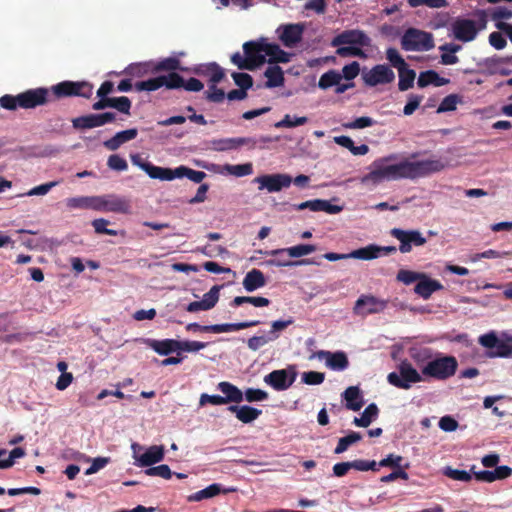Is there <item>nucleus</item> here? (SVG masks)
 Wrapping results in <instances>:
<instances>
[{
  "label": "nucleus",
  "mask_w": 512,
  "mask_h": 512,
  "mask_svg": "<svg viewBox=\"0 0 512 512\" xmlns=\"http://www.w3.org/2000/svg\"><path fill=\"white\" fill-rule=\"evenodd\" d=\"M445 164L440 159H425L420 161H401L386 165V180L402 178L415 179L425 177L443 170Z\"/></svg>",
  "instance_id": "obj_1"
},
{
  "label": "nucleus",
  "mask_w": 512,
  "mask_h": 512,
  "mask_svg": "<svg viewBox=\"0 0 512 512\" xmlns=\"http://www.w3.org/2000/svg\"><path fill=\"white\" fill-rule=\"evenodd\" d=\"M50 90L45 87L28 89L17 95L5 94L0 97V106L9 111L34 109L51 102Z\"/></svg>",
  "instance_id": "obj_2"
},
{
  "label": "nucleus",
  "mask_w": 512,
  "mask_h": 512,
  "mask_svg": "<svg viewBox=\"0 0 512 512\" xmlns=\"http://www.w3.org/2000/svg\"><path fill=\"white\" fill-rule=\"evenodd\" d=\"M476 20L457 17L451 23V31L455 39L461 42L473 41L478 33L486 28L487 12L485 10H477L474 13Z\"/></svg>",
  "instance_id": "obj_3"
},
{
  "label": "nucleus",
  "mask_w": 512,
  "mask_h": 512,
  "mask_svg": "<svg viewBox=\"0 0 512 512\" xmlns=\"http://www.w3.org/2000/svg\"><path fill=\"white\" fill-rule=\"evenodd\" d=\"M458 369V361L452 355L438 353L421 369V374L426 378L445 381L453 377Z\"/></svg>",
  "instance_id": "obj_4"
},
{
  "label": "nucleus",
  "mask_w": 512,
  "mask_h": 512,
  "mask_svg": "<svg viewBox=\"0 0 512 512\" xmlns=\"http://www.w3.org/2000/svg\"><path fill=\"white\" fill-rule=\"evenodd\" d=\"M481 346L489 349L487 356L490 358H511L512 357V334L502 333L497 336L496 332L490 331L478 338Z\"/></svg>",
  "instance_id": "obj_5"
},
{
  "label": "nucleus",
  "mask_w": 512,
  "mask_h": 512,
  "mask_svg": "<svg viewBox=\"0 0 512 512\" xmlns=\"http://www.w3.org/2000/svg\"><path fill=\"white\" fill-rule=\"evenodd\" d=\"M420 374L412 364L407 360H402L398 365L396 372H391L387 376L388 382L398 388L409 389L413 384L422 381Z\"/></svg>",
  "instance_id": "obj_6"
},
{
  "label": "nucleus",
  "mask_w": 512,
  "mask_h": 512,
  "mask_svg": "<svg viewBox=\"0 0 512 512\" xmlns=\"http://www.w3.org/2000/svg\"><path fill=\"white\" fill-rule=\"evenodd\" d=\"M401 46L406 51H429L435 44L431 33L409 28L401 38Z\"/></svg>",
  "instance_id": "obj_7"
},
{
  "label": "nucleus",
  "mask_w": 512,
  "mask_h": 512,
  "mask_svg": "<svg viewBox=\"0 0 512 512\" xmlns=\"http://www.w3.org/2000/svg\"><path fill=\"white\" fill-rule=\"evenodd\" d=\"M260 324L259 320H251L239 323H223L213 325H200L198 323H189L185 329L188 332H204V333H228L233 331H239L246 328L254 327Z\"/></svg>",
  "instance_id": "obj_8"
},
{
  "label": "nucleus",
  "mask_w": 512,
  "mask_h": 512,
  "mask_svg": "<svg viewBox=\"0 0 512 512\" xmlns=\"http://www.w3.org/2000/svg\"><path fill=\"white\" fill-rule=\"evenodd\" d=\"M181 85V75L178 73H169L167 75H160L154 78H150L144 81L135 83V89L137 91H156L161 87L166 89H179Z\"/></svg>",
  "instance_id": "obj_9"
},
{
  "label": "nucleus",
  "mask_w": 512,
  "mask_h": 512,
  "mask_svg": "<svg viewBox=\"0 0 512 512\" xmlns=\"http://www.w3.org/2000/svg\"><path fill=\"white\" fill-rule=\"evenodd\" d=\"M253 181L259 184L260 191L267 190L269 193H275L288 188L292 183V177L281 173L265 174L256 177Z\"/></svg>",
  "instance_id": "obj_10"
},
{
  "label": "nucleus",
  "mask_w": 512,
  "mask_h": 512,
  "mask_svg": "<svg viewBox=\"0 0 512 512\" xmlns=\"http://www.w3.org/2000/svg\"><path fill=\"white\" fill-rule=\"evenodd\" d=\"M99 202H97L96 211L113 212V213H130L131 203L125 198L115 194L97 196Z\"/></svg>",
  "instance_id": "obj_11"
},
{
  "label": "nucleus",
  "mask_w": 512,
  "mask_h": 512,
  "mask_svg": "<svg viewBox=\"0 0 512 512\" xmlns=\"http://www.w3.org/2000/svg\"><path fill=\"white\" fill-rule=\"evenodd\" d=\"M115 120L116 114L114 112L88 114L72 119V126L78 130H85L100 127Z\"/></svg>",
  "instance_id": "obj_12"
},
{
  "label": "nucleus",
  "mask_w": 512,
  "mask_h": 512,
  "mask_svg": "<svg viewBox=\"0 0 512 512\" xmlns=\"http://www.w3.org/2000/svg\"><path fill=\"white\" fill-rule=\"evenodd\" d=\"M304 32L302 23L282 24L276 29L280 42L287 48H293L301 42Z\"/></svg>",
  "instance_id": "obj_13"
},
{
  "label": "nucleus",
  "mask_w": 512,
  "mask_h": 512,
  "mask_svg": "<svg viewBox=\"0 0 512 512\" xmlns=\"http://www.w3.org/2000/svg\"><path fill=\"white\" fill-rule=\"evenodd\" d=\"M479 65L483 66L482 73L486 75L508 76L512 73L510 65H512V55L507 57L492 56L485 58Z\"/></svg>",
  "instance_id": "obj_14"
},
{
  "label": "nucleus",
  "mask_w": 512,
  "mask_h": 512,
  "mask_svg": "<svg viewBox=\"0 0 512 512\" xmlns=\"http://www.w3.org/2000/svg\"><path fill=\"white\" fill-rule=\"evenodd\" d=\"M317 358L319 360H325L326 366L334 371H344L349 366V360L345 352L343 351H326L319 350L314 352L309 359L312 360Z\"/></svg>",
  "instance_id": "obj_15"
},
{
  "label": "nucleus",
  "mask_w": 512,
  "mask_h": 512,
  "mask_svg": "<svg viewBox=\"0 0 512 512\" xmlns=\"http://www.w3.org/2000/svg\"><path fill=\"white\" fill-rule=\"evenodd\" d=\"M391 235L400 241L399 250L402 253L411 251L412 246H422L426 243V238L417 230L404 231L398 228L391 230Z\"/></svg>",
  "instance_id": "obj_16"
},
{
  "label": "nucleus",
  "mask_w": 512,
  "mask_h": 512,
  "mask_svg": "<svg viewBox=\"0 0 512 512\" xmlns=\"http://www.w3.org/2000/svg\"><path fill=\"white\" fill-rule=\"evenodd\" d=\"M131 160L134 165H137L142 170H144L152 179H159L162 181H171L175 179L176 168H164L155 166L150 162H143L139 155H133Z\"/></svg>",
  "instance_id": "obj_17"
},
{
  "label": "nucleus",
  "mask_w": 512,
  "mask_h": 512,
  "mask_svg": "<svg viewBox=\"0 0 512 512\" xmlns=\"http://www.w3.org/2000/svg\"><path fill=\"white\" fill-rule=\"evenodd\" d=\"M370 44V38L361 30L352 29L345 30L335 36L331 41V46L339 47L342 45H359L368 46Z\"/></svg>",
  "instance_id": "obj_18"
},
{
  "label": "nucleus",
  "mask_w": 512,
  "mask_h": 512,
  "mask_svg": "<svg viewBox=\"0 0 512 512\" xmlns=\"http://www.w3.org/2000/svg\"><path fill=\"white\" fill-rule=\"evenodd\" d=\"M244 55L252 66V71L266 62L264 55V38L257 41H248L243 44Z\"/></svg>",
  "instance_id": "obj_19"
},
{
  "label": "nucleus",
  "mask_w": 512,
  "mask_h": 512,
  "mask_svg": "<svg viewBox=\"0 0 512 512\" xmlns=\"http://www.w3.org/2000/svg\"><path fill=\"white\" fill-rule=\"evenodd\" d=\"M384 309V301L370 295H361L356 301L353 312L359 316L378 313Z\"/></svg>",
  "instance_id": "obj_20"
},
{
  "label": "nucleus",
  "mask_w": 512,
  "mask_h": 512,
  "mask_svg": "<svg viewBox=\"0 0 512 512\" xmlns=\"http://www.w3.org/2000/svg\"><path fill=\"white\" fill-rule=\"evenodd\" d=\"M296 373L293 372L291 377H288V372L285 369L274 370L264 377L265 383L270 385L277 391L288 389L295 381Z\"/></svg>",
  "instance_id": "obj_21"
},
{
  "label": "nucleus",
  "mask_w": 512,
  "mask_h": 512,
  "mask_svg": "<svg viewBox=\"0 0 512 512\" xmlns=\"http://www.w3.org/2000/svg\"><path fill=\"white\" fill-rule=\"evenodd\" d=\"M316 251V246L312 244H299L288 248H279L273 250L259 251L266 256H279L287 254L292 258H300Z\"/></svg>",
  "instance_id": "obj_22"
},
{
  "label": "nucleus",
  "mask_w": 512,
  "mask_h": 512,
  "mask_svg": "<svg viewBox=\"0 0 512 512\" xmlns=\"http://www.w3.org/2000/svg\"><path fill=\"white\" fill-rule=\"evenodd\" d=\"M213 149L216 151H227L237 149L243 145H247L250 148L256 146V140L248 137H237V138H223L212 141Z\"/></svg>",
  "instance_id": "obj_23"
},
{
  "label": "nucleus",
  "mask_w": 512,
  "mask_h": 512,
  "mask_svg": "<svg viewBox=\"0 0 512 512\" xmlns=\"http://www.w3.org/2000/svg\"><path fill=\"white\" fill-rule=\"evenodd\" d=\"M443 288L444 286L438 280L432 279L424 273V277H420L415 285L414 292L423 299H429L434 292Z\"/></svg>",
  "instance_id": "obj_24"
},
{
  "label": "nucleus",
  "mask_w": 512,
  "mask_h": 512,
  "mask_svg": "<svg viewBox=\"0 0 512 512\" xmlns=\"http://www.w3.org/2000/svg\"><path fill=\"white\" fill-rule=\"evenodd\" d=\"M164 459L163 446H150L143 454L136 457V465L139 467H150Z\"/></svg>",
  "instance_id": "obj_25"
},
{
  "label": "nucleus",
  "mask_w": 512,
  "mask_h": 512,
  "mask_svg": "<svg viewBox=\"0 0 512 512\" xmlns=\"http://www.w3.org/2000/svg\"><path fill=\"white\" fill-rule=\"evenodd\" d=\"M194 73L199 76L209 77V82L219 83L225 77L224 69L216 62L199 65L194 69Z\"/></svg>",
  "instance_id": "obj_26"
},
{
  "label": "nucleus",
  "mask_w": 512,
  "mask_h": 512,
  "mask_svg": "<svg viewBox=\"0 0 512 512\" xmlns=\"http://www.w3.org/2000/svg\"><path fill=\"white\" fill-rule=\"evenodd\" d=\"M264 55L269 57L270 64L288 63L291 58L290 53L282 50L276 43H269L266 38H264Z\"/></svg>",
  "instance_id": "obj_27"
},
{
  "label": "nucleus",
  "mask_w": 512,
  "mask_h": 512,
  "mask_svg": "<svg viewBox=\"0 0 512 512\" xmlns=\"http://www.w3.org/2000/svg\"><path fill=\"white\" fill-rule=\"evenodd\" d=\"M227 409L235 414L239 421L245 424L253 422L262 414L260 409L248 405H230Z\"/></svg>",
  "instance_id": "obj_28"
},
{
  "label": "nucleus",
  "mask_w": 512,
  "mask_h": 512,
  "mask_svg": "<svg viewBox=\"0 0 512 512\" xmlns=\"http://www.w3.org/2000/svg\"><path fill=\"white\" fill-rule=\"evenodd\" d=\"M138 135V130L136 128H131L127 130H123L117 132L113 137L104 141V146L110 151L117 150L124 143L135 139Z\"/></svg>",
  "instance_id": "obj_29"
},
{
  "label": "nucleus",
  "mask_w": 512,
  "mask_h": 512,
  "mask_svg": "<svg viewBox=\"0 0 512 512\" xmlns=\"http://www.w3.org/2000/svg\"><path fill=\"white\" fill-rule=\"evenodd\" d=\"M146 344L159 355L167 356L173 352L179 351V340L175 339H147Z\"/></svg>",
  "instance_id": "obj_30"
},
{
  "label": "nucleus",
  "mask_w": 512,
  "mask_h": 512,
  "mask_svg": "<svg viewBox=\"0 0 512 512\" xmlns=\"http://www.w3.org/2000/svg\"><path fill=\"white\" fill-rule=\"evenodd\" d=\"M342 397L345 400V406L352 411H359L363 405L364 400L358 386H349L343 393Z\"/></svg>",
  "instance_id": "obj_31"
},
{
  "label": "nucleus",
  "mask_w": 512,
  "mask_h": 512,
  "mask_svg": "<svg viewBox=\"0 0 512 512\" xmlns=\"http://www.w3.org/2000/svg\"><path fill=\"white\" fill-rule=\"evenodd\" d=\"M242 284L247 292H253L264 287L266 285V279L262 271L252 269L245 275Z\"/></svg>",
  "instance_id": "obj_32"
},
{
  "label": "nucleus",
  "mask_w": 512,
  "mask_h": 512,
  "mask_svg": "<svg viewBox=\"0 0 512 512\" xmlns=\"http://www.w3.org/2000/svg\"><path fill=\"white\" fill-rule=\"evenodd\" d=\"M217 389L221 391L224 396V401L228 403H240L243 401V392L234 384L222 381L217 385Z\"/></svg>",
  "instance_id": "obj_33"
},
{
  "label": "nucleus",
  "mask_w": 512,
  "mask_h": 512,
  "mask_svg": "<svg viewBox=\"0 0 512 512\" xmlns=\"http://www.w3.org/2000/svg\"><path fill=\"white\" fill-rule=\"evenodd\" d=\"M408 354L416 365L421 368L434 357L433 350L431 348L421 345L411 346L408 350Z\"/></svg>",
  "instance_id": "obj_34"
},
{
  "label": "nucleus",
  "mask_w": 512,
  "mask_h": 512,
  "mask_svg": "<svg viewBox=\"0 0 512 512\" xmlns=\"http://www.w3.org/2000/svg\"><path fill=\"white\" fill-rule=\"evenodd\" d=\"M450 82L449 79L440 77L439 74L434 70L423 71L419 74L417 85L420 88L427 87L428 85H434L441 87Z\"/></svg>",
  "instance_id": "obj_35"
},
{
  "label": "nucleus",
  "mask_w": 512,
  "mask_h": 512,
  "mask_svg": "<svg viewBox=\"0 0 512 512\" xmlns=\"http://www.w3.org/2000/svg\"><path fill=\"white\" fill-rule=\"evenodd\" d=\"M187 71V68L181 66V62L178 58L168 57L164 58L155 64L152 65L151 72H168L169 73H177L176 71Z\"/></svg>",
  "instance_id": "obj_36"
},
{
  "label": "nucleus",
  "mask_w": 512,
  "mask_h": 512,
  "mask_svg": "<svg viewBox=\"0 0 512 512\" xmlns=\"http://www.w3.org/2000/svg\"><path fill=\"white\" fill-rule=\"evenodd\" d=\"M97 202H99L97 196H78L66 199V206L71 210L92 209L96 211V208H99Z\"/></svg>",
  "instance_id": "obj_37"
},
{
  "label": "nucleus",
  "mask_w": 512,
  "mask_h": 512,
  "mask_svg": "<svg viewBox=\"0 0 512 512\" xmlns=\"http://www.w3.org/2000/svg\"><path fill=\"white\" fill-rule=\"evenodd\" d=\"M382 251H384V247L370 244L366 247L353 250L348 253V256L355 259L372 260L380 257Z\"/></svg>",
  "instance_id": "obj_38"
},
{
  "label": "nucleus",
  "mask_w": 512,
  "mask_h": 512,
  "mask_svg": "<svg viewBox=\"0 0 512 512\" xmlns=\"http://www.w3.org/2000/svg\"><path fill=\"white\" fill-rule=\"evenodd\" d=\"M264 75L267 78L265 83V87L267 88L279 87L284 84V73L281 67L278 65L269 66L266 69Z\"/></svg>",
  "instance_id": "obj_39"
},
{
  "label": "nucleus",
  "mask_w": 512,
  "mask_h": 512,
  "mask_svg": "<svg viewBox=\"0 0 512 512\" xmlns=\"http://www.w3.org/2000/svg\"><path fill=\"white\" fill-rule=\"evenodd\" d=\"M439 50L445 52L441 55L440 61L443 65H453L458 63L459 58L455 55V53L461 50V45L445 43L439 47Z\"/></svg>",
  "instance_id": "obj_40"
},
{
  "label": "nucleus",
  "mask_w": 512,
  "mask_h": 512,
  "mask_svg": "<svg viewBox=\"0 0 512 512\" xmlns=\"http://www.w3.org/2000/svg\"><path fill=\"white\" fill-rule=\"evenodd\" d=\"M221 491H222L221 485L218 483H214L202 490H199V491L189 495L187 497V501L188 502H199L204 499H209L214 496H217L218 494L221 493Z\"/></svg>",
  "instance_id": "obj_41"
},
{
  "label": "nucleus",
  "mask_w": 512,
  "mask_h": 512,
  "mask_svg": "<svg viewBox=\"0 0 512 512\" xmlns=\"http://www.w3.org/2000/svg\"><path fill=\"white\" fill-rule=\"evenodd\" d=\"M334 141L336 144L348 149L353 155H365L369 151L368 146L365 144L355 146L354 141L349 136H337L334 138Z\"/></svg>",
  "instance_id": "obj_42"
},
{
  "label": "nucleus",
  "mask_w": 512,
  "mask_h": 512,
  "mask_svg": "<svg viewBox=\"0 0 512 512\" xmlns=\"http://www.w3.org/2000/svg\"><path fill=\"white\" fill-rule=\"evenodd\" d=\"M399 82L398 88L400 91H406L413 86L416 73L414 70L409 69L408 65L398 70Z\"/></svg>",
  "instance_id": "obj_43"
},
{
  "label": "nucleus",
  "mask_w": 512,
  "mask_h": 512,
  "mask_svg": "<svg viewBox=\"0 0 512 512\" xmlns=\"http://www.w3.org/2000/svg\"><path fill=\"white\" fill-rule=\"evenodd\" d=\"M378 415V408L375 404L368 405L360 417H355L353 423L359 427H368Z\"/></svg>",
  "instance_id": "obj_44"
},
{
  "label": "nucleus",
  "mask_w": 512,
  "mask_h": 512,
  "mask_svg": "<svg viewBox=\"0 0 512 512\" xmlns=\"http://www.w3.org/2000/svg\"><path fill=\"white\" fill-rule=\"evenodd\" d=\"M281 256L282 255L274 256L275 258L267 260L266 265L275 267H297L301 265H308L314 263L310 259L287 260L283 259Z\"/></svg>",
  "instance_id": "obj_45"
},
{
  "label": "nucleus",
  "mask_w": 512,
  "mask_h": 512,
  "mask_svg": "<svg viewBox=\"0 0 512 512\" xmlns=\"http://www.w3.org/2000/svg\"><path fill=\"white\" fill-rule=\"evenodd\" d=\"M376 169L369 172L366 176L363 177L362 182L364 184H378L384 180V159H379L376 161Z\"/></svg>",
  "instance_id": "obj_46"
},
{
  "label": "nucleus",
  "mask_w": 512,
  "mask_h": 512,
  "mask_svg": "<svg viewBox=\"0 0 512 512\" xmlns=\"http://www.w3.org/2000/svg\"><path fill=\"white\" fill-rule=\"evenodd\" d=\"M187 177L194 183H201L202 180L206 177V173L203 171L193 170L186 166H179L176 168L175 178Z\"/></svg>",
  "instance_id": "obj_47"
},
{
  "label": "nucleus",
  "mask_w": 512,
  "mask_h": 512,
  "mask_svg": "<svg viewBox=\"0 0 512 512\" xmlns=\"http://www.w3.org/2000/svg\"><path fill=\"white\" fill-rule=\"evenodd\" d=\"M131 100L126 96L109 97V108H114L120 113L130 115Z\"/></svg>",
  "instance_id": "obj_48"
},
{
  "label": "nucleus",
  "mask_w": 512,
  "mask_h": 512,
  "mask_svg": "<svg viewBox=\"0 0 512 512\" xmlns=\"http://www.w3.org/2000/svg\"><path fill=\"white\" fill-rule=\"evenodd\" d=\"M361 438H362V436L360 433L354 432V431L350 432L347 436L339 439L334 452L336 454H341V453L345 452L349 448V446L360 441Z\"/></svg>",
  "instance_id": "obj_49"
},
{
  "label": "nucleus",
  "mask_w": 512,
  "mask_h": 512,
  "mask_svg": "<svg viewBox=\"0 0 512 512\" xmlns=\"http://www.w3.org/2000/svg\"><path fill=\"white\" fill-rule=\"evenodd\" d=\"M72 97L78 96L83 98H90L93 93V85L87 81H72Z\"/></svg>",
  "instance_id": "obj_50"
},
{
  "label": "nucleus",
  "mask_w": 512,
  "mask_h": 512,
  "mask_svg": "<svg viewBox=\"0 0 512 512\" xmlns=\"http://www.w3.org/2000/svg\"><path fill=\"white\" fill-rule=\"evenodd\" d=\"M72 87V81H62L53 85L49 90L54 95L55 99H61L65 97H72Z\"/></svg>",
  "instance_id": "obj_51"
},
{
  "label": "nucleus",
  "mask_w": 512,
  "mask_h": 512,
  "mask_svg": "<svg viewBox=\"0 0 512 512\" xmlns=\"http://www.w3.org/2000/svg\"><path fill=\"white\" fill-rule=\"evenodd\" d=\"M224 169L233 176L244 177L253 173V166L251 163L231 165L226 164Z\"/></svg>",
  "instance_id": "obj_52"
},
{
  "label": "nucleus",
  "mask_w": 512,
  "mask_h": 512,
  "mask_svg": "<svg viewBox=\"0 0 512 512\" xmlns=\"http://www.w3.org/2000/svg\"><path fill=\"white\" fill-rule=\"evenodd\" d=\"M461 97L457 94H449L440 103L437 108V113L454 111L457 108V104L461 103Z\"/></svg>",
  "instance_id": "obj_53"
},
{
  "label": "nucleus",
  "mask_w": 512,
  "mask_h": 512,
  "mask_svg": "<svg viewBox=\"0 0 512 512\" xmlns=\"http://www.w3.org/2000/svg\"><path fill=\"white\" fill-rule=\"evenodd\" d=\"M220 286H213L207 293L204 294L201 300L204 305V311L210 310L217 304L219 300Z\"/></svg>",
  "instance_id": "obj_54"
},
{
  "label": "nucleus",
  "mask_w": 512,
  "mask_h": 512,
  "mask_svg": "<svg viewBox=\"0 0 512 512\" xmlns=\"http://www.w3.org/2000/svg\"><path fill=\"white\" fill-rule=\"evenodd\" d=\"M341 80V75L337 72L331 70L324 73L319 79V87L322 89H327L332 86H336L339 84Z\"/></svg>",
  "instance_id": "obj_55"
},
{
  "label": "nucleus",
  "mask_w": 512,
  "mask_h": 512,
  "mask_svg": "<svg viewBox=\"0 0 512 512\" xmlns=\"http://www.w3.org/2000/svg\"><path fill=\"white\" fill-rule=\"evenodd\" d=\"M308 122V118L305 116L292 118L289 114H286L282 120L275 123L276 128H293L296 126L304 125Z\"/></svg>",
  "instance_id": "obj_56"
},
{
  "label": "nucleus",
  "mask_w": 512,
  "mask_h": 512,
  "mask_svg": "<svg viewBox=\"0 0 512 512\" xmlns=\"http://www.w3.org/2000/svg\"><path fill=\"white\" fill-rule=\"evenodd\" d=\"M218 83L209 84V89L205 92V98L212 103H221L225 99L223 89L217 87Z\"/></svg>",
  "instance_id": "obj_57"
},
{
  "label": "nucleus",
  "mask_w": 512,
  "mask_h": 512,
  "mask_svg": "<svg viewBox=\"0 0 512 512\" xmlns=\"http://www.w3.org/2000/svg\"><path fill=\"white\" fill-rule=\"evenodd\" d=\"M231 76L235 84L242 90L247 91L253 85V78L248 73L233 72Z\"/></svg>",
  "instance_id": "obj_58"
},
{
  "label": "nucleus",
  "mask_w": 512,
  "mask_h": 512,
  "mask_svg": "<svg viewBox=\"0 0 512 512\" xmlns=\"http://www.w3.org/2000/svg\"><path fill=\"white\" fill-rule=\"evenodd\" d=\"M247 402H260L268 399V393L262 389L247 388L243 393V399Z\"/></svg>",
  "instance_id": "obj_59"
},
{
  "label": "nucleus",
  "mask_w": 512,
  "mask_h": 512,
  "mask_svg": "<svg viewBox=\"0 0 512 512\" xmlns=\"http://www.w3.org/2000/svg\"><path fill=\"white\" fill-rule=\"evenodd\" d=\"M144 473L148 476H159L163 479H170L172 477V471L167 464H161L155 467H148Z\"/></svg>",
  "instance_id": "obj_60"
},
{
  "label": "nucleus",
  "mask_w": 512,
  "mask_h": 512,
  "mask_svg": "<svg viewBox=\"0 0 512 512\" xmlns=\"http://www.w3.org/2000/svg\"><path fill=\"white\" fill-rule=\"evenodd\" d=\"M294 323V320L292 317H290L287 320H276L273 321L271 324V330L269 331L268 335L272 339V341L276 340L279 335L278 332L283 331L288 326L292 325Z\"/></svg>",
  "instance_id": "obj_61"
},
{
  "label": "nucleus",
  "mask_w": 512,
  "mask_h": 512,
  "mask_svg": "<svg viewBox=\"0 0 512 512\" xmlns=\"http://www.w3.org/2000/svg\"><path fill=\"white\" fill-rule=\"evenodd\" d=\"M420 277H424V273L404 269H401L397 274V280L406 285L419 281Z\"/></svg>",
  "instance_id": "obj_62"
},
{
  "label": "nucleus",
  "mask_w": 512,
  "mask_h": 512,
  "mask_svg": "<svg viewBox=\"0 0 512 512\" xmlns=\"http://www.w3.org/2000/svg\"><path fill=\"white\" fill-rule=\"evenodd\" d=\"M386 59L389 60L391 65L397 70L407 66V63L395 48H388L386 50Z\"/></svg>",
  "instance_id": "obj_63"
},
{
  "label": "nucleus",
  "mask_w": 512,
  "mask_h": 512,
  "mask_svg": "<svg viewBox=\"0 0 512 512\" xmlns=\"http://www.w3.org/2000/svg\"><path fill=\"white\" fill-rule=\"evenodd\" d=\"M325 380V374L318 371H308L302 374V381L307 385H320Z\"/></svg>",
  "instance_id": "obj_64"
}]
</instances>
